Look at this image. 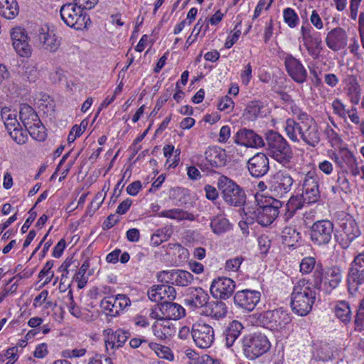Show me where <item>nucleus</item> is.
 Listing matches in <instances>:
<instances>
[{
	"label": "nucleus",
	"instance_id": "f8f14e48",
	"mask_svg": "<svg viewBox=\"0 0 364 364\" xmlns=\"http://www.w3.org/2000/svg\"><path fill=\"white\" fill-rule=\"evenodd\" d=\"M301 38L308 53L314 59L317 58L322 50V40L320 33L315 31L307 24L301 28Z\"/></svg>",
	"mask_w": 364,
	"mask_h": 364
},
{
	"label": "nucleus",
	"instance_id": "dca6fc26",
	"mask_svg": "<svg viewBox=\"0 0 364 364\" xmlns=\"http://www.w3.org/2000/svg\"><path fill=\"white\" fill-rule=\"evenodd\" d=\"M247 166L252 177L261 178L269 170V158L264 153H257L247 161Z\"/></svg>",
	"mask_w": 364,
	"mask_h": 364
},
{
	"label": "nucleus",
	"instance_id": "f03ea898",
	"mask_svg": "<svg viewBox=\"0 0 364 364\" xmlns=\"http://www.w3.org/2000/svg\"><path fill=\"white\" fill-rule=\"evenodd\" d=\"M308 284L306 279H299L294 284L291 294V307L299 316L308 314L316 301V291Z\"/></svg>",
	"mask_w": 364,
	"mask_h": 364
},
{
	"label": "nucleus",
	"instance_id": "79ce46f5",
	"mask_svg": "<svg viewBox=\"0 0 364 364\" xmlns=\"http://www.w3.org/2000/svg\"><path fill=\"white\" fill-rule=\"evenodd\" d=\"M262 107V103L259 101L250 102L245 109L247 117L250 120L256 119L259 114Z\"/></svg>",
	"mask_w": 364,
	"mask_h": 364
},
{
	"label": "nucleus",
	"instance_id": "6e6552de",
	"mask_svg": "<svg viewBox=\"0 0 364 364\" xmlns=\"http://www.w3.org/2000/svg\"><path fill=\"white\" fill-rule=\"evenodd\" d=\"M291 321L289 314L282 309L264 311L257 317V322L260 326L277 331L284 328Z\"/></svg>",
	"mask_w": 364,
	"mask_h": 364
},
{
	"label": "nucleus",
	"instance_id": "4c0bfd02",
	"mask_svg": "<svg viewBox=\"0 0 364 364\" xmlns=\"http://www.w3.org/2000/svg\"><path fill=\"white\" fill-rule=\"evenodd\" d=\"M193 280V275L185 270L175 269L174 285L187 287Z\"/></svg>",
	"mask_w": 364,
	"mask_h": 364
},
{
	"label": "nucleus",
	"instance_id": "9d476101",
	"mask_svg": "<svg viewBox=\"0 0 364 364\" xmlns=\"http://www.w3.org/2000/svg\"><path fill=\"white\" fill-rule=\"evenodd\" d=\"M300 271L302 274H309L313 271L311 279L306 281L315 290L322 289L324 270L321 263L316 264L314 257H304L300 263Z\"/></svg>",
	"mask_w": 364,
	"mask_h": 364
},
{
	"label": "nucleus",
	"instance_id": "c03bdc74",
	"mask_svg": "<svg viewBox=\"0 0 364 364\" xmlns=\"http://www.w3.org/2000/svg\"><path fill=\"white\" fill-rule=\"evenodd\" d=\"M100 307L110 316H117V309H115L114 296L104 298L100 302Z\"/></svg>",
	"mask_w": 364,
	"mask_h": 364
},
{
	"label": "nucleus",
	"instance_id": "13d9d810",
	"mask_svg": "<svg viewBox=\"0 0 364 364\" xmlns=\"http://www.w3.org/2000/svg\"><path fill=\"white\" fill-rule=\"evenodd\" d=\"M105 193H103L102 192H98L93 200H92L90 206L88 207V210L90 213H95L98 208L100 207L101 204L103 203L105 198Z\"/></svg>",
	"mask_w": 364,
	"mask_h": 364
},
{
	"label": "nucleus",
	"instance_id": "e2e57ef3",
	"mask_svg": "<svg viewBox=\"0 0 364 364\" xmlns=\"http://www.w3.org/2000/svg\"><path fill=\"white\" fill-rule=\"evenodd\" d=\"M68 296H69V300H70V305H69L70 313L73 316H74L77 318L80 317L82 316V312H81L80 308L75 304V303L74 301L73 292L71 290L69 291Z\"/></svg>",
	"mask_w": 364,
	"mask_h": 364
},
{
	"label": "nucleus",
	"instance_id": "f3484780",
	"mask_svg": "<svg viewBox=\"0 0 364 364\" xmlns=\"http://www.w3.org/2000/svg\"><path fill=\"white\" fill-rule=\"evenodd\" d=\"M235 142L246 147L262 148L266 144L261 136L252 129L243 128L240 129L235 136Z\"/></svg>",
	"mask_w": 364,
	"mask_h": 364
},
{
	"label": "nucleus",
	"instance_id": "7c9ffc66",
	"mask_svg": "<svg viewBox=\"0 0 364 364\" xmlns=\"http://www.w3.org/2000/svg\"><path fill=\"white\" fill-rule=\"evenodd\" d=\"M323 279H325L324 285H328L330 289H333L341 282L342 271L336 266L331 267L326 270Z\"/></svg>",
	"mask_w": 364,
	"mask_h": 364
},
{
	"label": "nucleus",
	"instance_id": "680f3d73",
	"mask_svg": "<svg viewBox=\"0 0 364 364\" xmlns=\"http://www.w3.org/2000/svg\"><path fill=\"white\" fill-rule=\"evenodd\" d=\"M324 134L331 144H338L341 142L338 134L330 126H327L325 129Z\"/></svg>",
	"mask_w": 364,
	"mask_h": 364
},
{
	"label": "nucleus",
	"instance_id": "09e8293b",
	"mask_svg": "<svg viewBox=\"0 0 364 364\" xmlns=\"http://www.w3.org/2000/svg\"><path fill=\"white\" fill-rule=\"evenodd\" d=\"M18 55L21 57L28 58L31 55L32 48L28 43V39L19 42L16 46H13Z\"/></svg>",
	"mask_w": 364,
	"mask_h": 364
},
{
	"label": "nucleus",
	"instance_id": "412c9836",
	"mask_svg": "<svg viewBox=\"0 0 364 364\" xmlns=\"http://www.w3.org/2000/svg\"><path fill=\"white\" fill-rule=\"evenodd\" d=\"M348 36L346 31L336 27L329 31L326 38L327 46L333 51H338L347 46Z\"/></svg>",
	"mask_w": 364,
	"mask_h": 364
},
{
	"label": "nucleus",
	"instance_id": "6ab92c4d",
	"mask_svg": "<svg viewBox=\"0 0 364 364\" xmlns=\"http://www.w3.org/2000/svg\"><path fill=\"white\" fill-rule=\"evenodd\" d=\"M149 299L154 302L173 301L176 296L175 288L171 285H153L147 291Z\"/></svg>",
	"mask_w": 364,
	"mask_h": 364
},
{
	"label": "nucleus",
	"instance_id": "6e6d98bb",
	"mask_svg": "<svg viewBox=\"0 0 364 364\" xmlns=\"http://www.w3.org/2000/svg\"><path fill=\"white\" fill-rule=\"evenodd\" d=\"M304 198L301 195L292 196L286 204L287 208H291L296 211L301 209L304 204Z\"/></svg>",
	"mask_w": 364,
	"mask_h": 364
},
{
	"label": "nucleus",
	"instance_id": "4468645a",
	"mask_svg": "<svg viewBox=\"0 0 364 364\" xmlns=\"http://www.w3.org/2000/svg\"><path fill=\"white\" fill-rule=\"evenodd\" d=\"M235 287V282L232 279L219 277L212 282L210 291L214 298L226 300L232 296Z\"/></svg>",
	"mask_w": 364,
	"mask_h": 364
},
{
	"label": "nucleus",
	"instance_id": "423d86ee",
	"mask_svg": "<svg viewBox=\"0 0 364 364\" xmlns=\"http://www.w3.org/2000/svg\"><path fill=\"white\" fill-rule=\"evenodd\" d=\"M73 3L63 5L60 10L62 20L68 26L76 30H82L90 23V19L86 12Z\"/></svg>",
	"mask_w": 364,
	"mask_h": 364
},
{
	"label": "nucleus",
	"instance_id": "0eeeda50",
	"mask_svg": "<svg viewBox=\"0 0 364 364\" xmlns=\"http://www.w3.org/2000/svg\"><path fill=\"white\" fill-rule=\"evenodd\" d=\"M348 292L353 295L364 289V251L355 256L347 277Z\"/></svg>",
	"mask_w": 364,
	"mask_h": 364
},
{
	"label": "nucleus",
	"instance_id": "2eb2a0df",
	"mask_svg": "<svg viewBox=\"0 0 364 364\" xmlns=\"http://www.w3.org/2000/svg\"><path fill=\"white\" fill-rule=\"evenodd\" d=\"M260 296V292L255 290L238 291L234 296V303L245 311H252L259 301Z\"/></svg>",
	"mask_w": 364,
	"mask_h": 364
},
{
	"label": "nucleus",
	"instance_id": "338daca9",
	"mask_svg": "<svg viewBox=\"0 0 364 364\" xmlns=\"http://www.w3.org/2000/svg\"><path fill=\"white\" fill-rule=\"evenodd\" d=\"M354 323L355 331H364V311H357Z\"/></svg>",
	"mask_w": 364,
	"mask_h": 364
},
{
	"label": "nucleus",
	"instance_id": "ea45409f",
	"mask_svg": "<svg viewBox=\"0 0 364 364\" xmlns=\"http://www.w3.org/2000/svg\"><path fill=\"white\" fill-rule=\"evenodd\" d=\"M303 191L318 188V178L315 171H308L303 181Z\"/></svg>",
	"mask_w": 364,
	"mask_h": 364
},
{
	"label": "nucleus",
	"instance_id": "473e14b6",
	"mask_svg": "<svg viewBox=\"0 0 364 364\" xmlns=\"http://www.w3.org/2000/svg\"><path fill=\"white\" fill-rule=\"evenodd\" d=\"M18 11V6L16 0H0V14L6 18H14Z\"/></svg>",
	"mask_w": 364,
	"mask_h": 364
},
{
	"label": "nucleus",
	"instance_id": "864d4df0",
	"mask_svg": "<svg viewBox=\"0 0 364 364\" xmlns=\"http://www.w3.org/2000/svg\"><path fill=\"white\" fill-rule=\"evenodd\" d=\"M112 336L114 338V341L117 344V348H119L122 347V345L129 338L130 333L128 331L119 329L116 331L115 333Z\"/></svg>",
	"mask_w": 364,
	"mask_h": 364
},
{
	"label": "nucleus",
	"instance_id": "c85d7f7f",
	"mask_svg": "<svg viewBox=\"0 0 364 364\" xmlns=\"http://www.w3.org/2000/svg\"><path fill=\"white\" fill-rule=\"evenodd\" d=\"M19 118L25 128H31V124H38L40 119L33 109L24 105L21 107L19 112Z\"/></svg>",
	"mask_w": 364,
	"mask_h": 364
},
{
	"label": "nucleus",
	"instance_id": "8fccbe9b",
	"mask_svg": "<svg viewBox=\"0 0 364 364\" xmlns=\"http://www.w3.org/2000/svg\"><path fill=\"white\" fill-rule=\"evenodd\" d=\"M149 347L155 351L159 357L168 360L173 356L171 353L170 348L168 347L163 346L156 343H150Z\"/></svg>",
	"mask_w": 364,
	"mask_h": 364
},
{
	"label": "nucleus",
	"instance_id": "49530a36",
	"mask_svg": "<svg viewBox=\"0 0 364 364\" xmlns=\"http://www.w3.org/2000/svg\"><path fill=\"white\" fill-rule=\"evenodd\" d=\"M11 38L13 46H16V45L19 44V42L28 39V37L24 28L16 27L11 30Z\"/></svg>",
	"mask_w": 364,
	"mask_h": 364
},
{
	"label": "nucleus",
	"instance_id": "9b49d317",
	"mask_svg": "<svg viewBox=\"0 0 364 364\" xmlns=\"http://www.w3.org/2000/svg\"><path fill=\"white\" fill-rule=\"evenodd\" d=\"M191 337L195 344L200 348H208L215 340L213 328L205 323H195L191 328Z\"/></svg>",
	"mask_w": 364,
	"mask_h": 364
},
{
	"label": "nucleus",
	"instance_id": "0e129e2a",
	"mask_svg": "<svg viewBox=\"0 0 364 364\" xmlns=\"http://www.w3.org/2000/svg\"><path fill=\"white\" fill-rule=\"evenodd\" d=\"M75 5L80 9L83 10L91 9L95 4H97L98 0H73Z\"/></svg>",
	"mask_w": 364,
	"mask_h": 364
},
{
	"label": "nucleus",
	"instance_id": "c9c22d12",
	"mask_svg": "<svg viewBox=\"0 0 364 364\" xmlns=\"http://www.w3.org/2000/svg\"><path fill=\"white\" fill-rule=\"evenodd\" d=\"M301 238L299 232L295 228L286 227L282 232V242L289 247H292Z\"/></svg>",
	"mask_w": 364,
	"mask_h": 364
},
{
	"label": "nucleus",
	"instance_id": "b1692460",
	"mask_svg": "<svg viewBox=\"0 0 364 364\" xmlns=\"http://www.w3.org/2000/svg\"><path fill=\"white\" fill-rule=\"evenodd\" d=\"M205 157L213 167L220 168L227 164L226 151L218 146H209L205 151Z\"/></svg>",
	"mask_w": 364,
	"mask_h": 364
},
{
	"label": "nucleus",
	"instance_id": "5fc2aeb1",
	"mask_svg": "<svg viewBox=\"0 0 364 364\" xmlns=\"http://www.w3.org/2000/svg\"><path fill=\"white\" fill-rule=\"evenodd\" d=\"M319 359L322 360H328L333 358V352L329 344L325 343L322 345L317 350Z\"/></svg>",
	"mask_w": 364,
	"mask_h": 364
},
{
	"label": "nucleus",
	"instance_id": "ddd939ff",
	"mask_svg": "<svg viewBox=\"0 0 364 364\" xmlns=\"http://www.w3.org/2000/svg\"><path fill=\"white\" fill-rule=\"evenodd\" d=\"M333 232V224L328 220L315 222L311 228V240L316 245L328 244Z\"/></svg>",
	"mask_w": 364,
	"mask_h": 364
},
{
	"label": "nucleus",
	"instance_id": "39448f33",
	"mask_svg": "<svg viewBox=\"0 0 364 364\" xmlns=\"http://www.w3.org/2000/svg\"><path fill=\"white\" fill-rule=\"evenodd\" d=\"M242 346L245 356L255 360L267 353L271 344L264 334L256 333L245 336L242 340Z\"/></svg>",
	"mask_w": 364,
	"mask_h": 364
},
{
	"label": "nucleus",
	"instance_id": "f257e3e1",
	"mask_svg": "<svg viewBox=\"0 0 364 364\" xmlns=\"http://www.w3.org/2000/svg\"><path fill=\"white\" fill-rule=\"evenodd\" d=\"M285 129L287 136L293 141H299L297 132L301 139L311 146H316L320 141L318 127L314 118L300 123H296L293 119H288L286 121Z\"/></svg>",
	"mask_w": 364,
	"mask_h": 364
},
{
	"label": "nucleus",
	"instance_id": "4d7b16f0",
	"mask_svg": "<svg viewBox=\"0 0 364 364\" xmlns=\"http://www.w3.org/2000/svg\"><path fill=\"white\" fill-rule=\"evenodd\" d=\"M243 261L244 258L242 256L228 259L225 262V268L228 271L237 272Z\"/></svg>",
	"mask_w": 364,
	"mask_h": 364
},
{
	"label": "nucleus",
	"instance_id": "aec40b11",
	"mask_svg": "<svg viewBox=\"0 0 364 364\" xmlns=\"http://www.w3.org/2000/svg\"><path fill=\"white\" fill-rule=\"evenodd\" d=\"M339 227L346 237V239H342L341 245L343 248H347L348 243L360 235V229L357 223L351 217L342 218L340 221Z\"/></svg>",
	"mask_w": 364,
	"mask_h": 364
},
{
	"label": "nucleus",
	"instance_id": "052dcab7",
	"mask_svg": "<svg viewBox=\"0 0 364 364\" xmlns=\"http://www.w3.org/2000/svg\"><path fill=\"white\" fill-rule=\"evenodd\" d=\"M291 110L292 114L296 117L297 121H296V123H300V122H304L305 120L312 118L295 105L291 107Z\"/></svg>",
	"mask_w": 364,
	"mask_h": 364
},
{
	"label": "nucleus",
	"instance_id": "774afa93",
	"mask_svg": "<svg viewBox=\"0 0 364 364\" xmlns=\"http://www.w3.org/2000/svg\"><path fill=\"white\" fill-rule=\"evenodd\" d=\"M119 221V218L115 214L109 215L102 225L103 230H109Z\"/></svg>",
	"mask_w": 364,
	"mask_h": 364
},
{
	"label": "nucleus",
	"instance_id": "58836bf2",
	"mask_svg": "<svg viewBox=\"0 0 364 364\" xmlns=\"http://www.w3.org/2000/svg\"><path fill=\"white\" fill-rule=\"evenodd\" d=\"M26 131L27 134H29L33 139L39 141L45 140L46 137L45 127L41 121L38 124H31V128H26Z\"/></svg>",
	"mask_w": 364,
	"mask_h": 364
},
{
	"label": "nucleus",
	"instance_id": "bf43d9fd",
	"mask_svg": "<svg viewBox=\"0 0 364 364\" xmlns=\"http://www.w3.org/2000/svg\"><path fill=\"white\" fill-rule=\"evenodd\" d=\"M233 107L234 102L232 98L228 96L223 97L218 105V108L220 111H226L228 113L232 111Z\"/></svg>",
	"mask_w": 364,
	"mask_h": 364
},
{
	"label": "nucleus",
	"instance_id": "2f4dec72",
	"mask_svg": "<svg viewBox=\"0 0 364 364\" xmlns=\"http://www.w3.org/2000/svg\"><path fill=\"white\" fill-rule=\"evenodd\" d=\"M242 329L243 326L238 321L234 320L229 323L225 333L228 347H230L234 344Z\"/></svg>",
	"mask_w": 364,
	"mask_h": 364
},
{
	"label": "nucleus",
	"instance_id": "393cba45",
	"mask_svg": "<svg viewBox=\"0 0 364 364\" xmlns=\"http://www.w3.org/2000/svg\"><path fill=\"white\" fill-rule=\"evenodd\" d=\"M203 313L212 318L220 320L226 316L228 308L226 304L222 301H212L206 304Z\"/></svg>",
	"mask_w": 364,
	"mask_h": 364
},
{
	"label": "nucleus",
	"instance_id": "72a5a7b5",
	"mask_svg": "<svg viewBox=\"0 0 364 364\" xmlns=\"http://www.w3.org/2000/svg\"><path fill=\"white\" fill-rule=\"evenodd\" d=\"M335 315L343 323H348L351 320L352 313L348 303L344 301H339L334 309Z\"/></svg>",
	"mask_w": 364,
	"mask_h": 364
},
{
	"label": "nucleus",
	"instance_id": "69168bd1",
	"mask_svg": "<svg viewBox=\"0 0 364 364\" xmlns=\"http://www.w3.org/2000/svg\"><path fill=\"white\" fill-rule=\"evenodd\" d=\"M184 213L181 210L173 209L163 211L161 215L172 219H181L184 218Z\"/></svg>",
	"mask_w": 364,
	"mask_h": 364
},
{
	"label": "nucleus",
	"instance_id": "37998d69",
	"mask_svg": "<svg viewBox=\"0 0 364 364\" xmlns=\"http://www.w3.org/2000/svg\"><path fill=\"white\" fill-rule=\"evenodd\" d=\"M89 267L90 262L88 259H86L82 264L77 273L75 274V279L77 282V287L79 289L85 287L87 282L88 277L85 276V273Z\"/></svg>",
	"mask_w": 364,
	"mask_h": 364
},
{
	"label": "nucleus",
	"instance_id": "e433bc0d",
	"mask_svg": "<svg viewBox=\"0 0 364 364\" xmlns=\"http://www.w3.org/2000/svg\"><path fill=\"white\" fill-rule=\"evenodd\" d=\"M1 116L7 132H9L14 128L18 127L19 125H21L16 119V115L12 114L11 110L7 107L1 109Z\"/></svg>",
	"mask_w": 364,
	"mask_h": 364
},
{
	"label": "nucleus",
	"instance_id": "c756f323",
	"mask_svg": "<svg viewBox=\"0 0 364 364\" xmlns=\"http://www.w3.org/2000/svg\"><path fill=\"white\" fill-rule=\"evenodd\" d=\"M18 74L22 80L35 82L38 78V70L36 65L26 62L18 68Z\"/></svg>",
	"mask_w": 364,
	"mask_h": 364
},
{
	"label": "nucleus",
	"instance_id": "1a4fd4ad",
	"mask_svg": "<svg viewBox=\"0 0 364 364\" xmlns=\"http://www.w3.org/2000/svg\"><path fill=\"white\" fill-rule=\"evenodd\" d=\"M282 207V203L276 199H272L270 203L260 205L253 210L252 213L247 209V212L252 215L251 218L255 220L262 226H268L271 225L278 217L279 209Z\"/></svg>",
	"mask_w": 364,
	"mask_h": 364
},
{
	"label": "nucleus",
	"instance_id": "603ef678",
	"mask_svg": "<svg viewBox=\"0 0 364 364\" xmlns=\"http://www.w3.org/2000/svg\"><path fill=\"white\" fill-rule=\"evenodd\" d=\"M175 269L164 270L158 273V280L162 283L174 285Z\"/></svg>",
	"mask_w": 364,
	"mask_h": 364
},
{
	"label": "nucleus",
	"instance_id": "3c124183",
	"mask_svg": "<svg viewBox=\"0 0 364 364\" xmlns=\"http://www.w3.org/2000/svg\"><path fill=\"white\" fill-rule=\"evenodd\" d=\"M301 196L304 198V201L305 203L310 204L315 203L318 200L320 197L318 188L304 190Z\"/></svg>",
	"mask_w": 364,
	"mask_h": 364
},
{
	"label": "nucleus",
	"instance_id": "a18cd8bd",
	"mask_svg": "<svg viewBox=\"0 0 364 364\" xmlns=\"http://www.w3.org/2000/svg\"><path fill=\"white\" fill-rule=\"evenodd\" d=\"M284 22L290 27L294 28L297 26L299 18L295 11L291 8H287L283 11Z\"/></svg>",
	"mask_w": 364,
	"mask_h": 364
},
{
	"label": "nucleus",
	"instance_id": "7ed1b4c3",
	"mask_svg": "<svg viewBox=\"0 0 364 364\" xmlns=\"http://www.w3.org/2000/svg\"><path fill=\"white\" fill-rule=\"evenodd\" d=\"M265 139L269 156L284 166H288L293 158V151L287 140L273 130L265 134Z\"/></svg>",
	"mask_w": 364,
	"mask_h": 364
},
{
	"label": "nucleus",
	"instance_id": "4be33fe9",
	"mask_svg": "<svg viewBox=\"0 0 364 364\" xmlns=\"http://www.w3.org/2000/svg\"><path fill=\"white\" fill-rule=\"evenodd\" d=\"M274 180L271 191L276 196L282 197L291 190L294 180L289 174L279 172Z\"/></svg>",
	"mask_w": 364,
	"mask_h": 364
},
{
	"label": "nucleus",
	"instance_id": "5701e85b",
	"mask_svg": "<svg viewBox=\"0 0 364 364\" xmlns=\"http://www.w3.org/2000/svg\"><path fill=\"white\" fill-rule=\"evenodd\" d=\"M162 318L177 320L185 316V309L178 304L172 301L160 302L157 304Z\"/></svg>",
	"mask_w": 364,
	"mask_h": 364
},
{
	"label": "nucleus",
	"instance_id": "cd10ccee",
	"mask_svg": "<svg viewBox=\"0 0 364 364\" xmlns=\"http://www.w3.org/2000/svg\"><path fill=\"white\" fill-rule=\"evenodd\" d=\"M208 294L202 288H197L191 294L190 297L186 299V303L191 307H203V309H205V306L208 303Z\"/></svg>",
	"mask_w": 364,
	"mask_h": 364
},
{
	"label": "nucleus",
	"instance_id": "a19ab883",
	"mask_svg": "<svg viewBox=\"0 0 364 364\" xmlns=\"http://www.w3.org/2000/svg\"><path fill=\"white\" fill-rule=\"evenodd\" d=\"M8 133L11 139L18 144H24L28 140L26 129H23L21 125L10 130Z\"/></svg>",
	"mask_w": 364,
	"mask_h": 364
},
{
	"label": "nucleus",
	"instance_id": "a878e982",
	"mask_svg": "<svg viewBox=\"0 0 364 364\" xmlns=\"http://www.w3.org/2000/svg\"><path fill=\"white\" fill-rule=\"evenodd\" d=\"M160 321L161 322H156L152 326L154 336L160 340H166L173 336L176 328L170 321L166 318Z\"/></svg>",
	"mask_w": 364,
	"mask_h": 364
},
{
	"label": "nucleus",
	"instance_id": "20e7f679",
	"mask_svg": "<svg viewBox=\"0 0 364 364\" xmlns=\"http://www.w3.org/2000/svg\"><path fill=\"white\" fill-rule=\"evenodd\" d=\"M217 186L228 205L238 208L245 205L247 199L245 191L233 180L222 175L218 179Z\"/></svg>",
	"mask_w": 364,
	"mask_h": 364
},
{
	"label": "nucleus",
	"instance_id": "de8ad7c7",
	"mask_svg": "<svg viewBox=\"0 0 364 364\" xmlns=\"http://www.w3.org/2000/svg\"><path fill=\"white\" fill-rule=\"evenodd\" d=\"M114 309H117V315L127 306H130L131 301L125 294H117L114 296Z\"/></svg>",
	"mask_w": 364,
	"mask_h": 364
},
{
	"label": "nucleus",
	"instance_id": "bb28decb",
	"mask_svg": "<svg viewBox=\"0 0 364 364\" xmlns=\"http://www.w3.org/2000/svg\"><path fill=\"white\" fill-rule=\"evenodd\" d=\"M38 38L42 48L50 53L56 52L60 46V40L53 31L41 32Z\"/></svg>",
	"mask_w": 364,
	"mask_h": 364
},
{
	"label": "nucleus",
	"instance_id": "a211bd4d",
	"mask_svg": "<svg viewBox=\"0 0 364 364\" xmlns=\"http://www.w3.org/2000/svg\"><path fill=\"white\" fill-rule=\"evenodd\" d=\"M284 65L289 75L297 83H304L307 78V71L301 61L292 56L287 55L284 59Z\"/></svg>",
	"mask_w": 364,
	"mask_h": 364
},
{
	"label": "nucleus",
	"instance_id": "f704fd0d",
	"mask_svg": "<svg viewBox=\"0 0 364 364\" xmlns=\"http://www.w3.org/2000/svg\"><path fill=\"white\" fill-rule=\"evenodd\" d=\"M210 228L214 233L220 235L229 230L231 225L225 217L216 216L211 220Z\"/></svg>",
	"mask_w": 364,
	"mask_h": 364
}]
</instances>
